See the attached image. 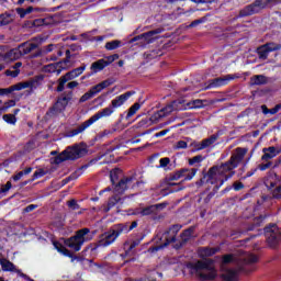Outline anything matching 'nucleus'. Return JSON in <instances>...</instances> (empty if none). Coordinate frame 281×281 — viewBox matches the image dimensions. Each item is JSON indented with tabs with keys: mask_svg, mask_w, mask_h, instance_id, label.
Masks as SVG:
<instances>
[{
	"mask_svg": "<svg viewBox=\"0 0 281 281\" xmlns=\"http://www.w3.org/2000/svg\"><path fill=\"white\" fill-rule=\"evenodd\" d=\"M248 151L249 149L245 147H237L233 150L229 160L222 165H215L211 167L209 169V177L212 179L213 183L221 181V186H223L225 181H229V179L236 175L234 169L238 168Z\"/></svg>",
	"mask_w": 281,
	"mask_h": 281,
	"instance_id": "obj_1",
	"label": "nucleus"
},
{
	"mask_svg": "<svg viewBox=\"0 0 281 281\" xmlns=\"http://www.w3.org/2000/svg\"><path fill=\"white\" fill-rule=\"evenodd\" d=\"M139 181H137V176L134 173L132 176H126L125 178L121 179L116 182L115 187L113 188L114 195L111 196L108 201V205H103V212H110L111 209L115 207L119 203L122 202V198H119V194H123L130 188H135L139 186Z\"/></svg>",
	"mask_w": 281,
	"mask_h": 281,
	"instance_id": "obj_2",
	"label": "nucleus"
},
{
	"mask_svg": "<svg viewBox=\"0 0 281 281\" xmlns=\"http://www.w3.org/2000/svg\"><path fill=\"white\" fill-rule=\"evenodd\" d=\"M191 273H194L201 280H214L216 278V269L212 259L199 260L187 265Z\"/></svg>",
	"mask_w": 281,
	"mask_h": 281,
	"instance_id": "obj_3",
	"label": "nucleus"
},
{
	"mask_svg": "<svg viewBox=\"0 0 281 281\" xmlns=\"http://www.w3.org/2000/svg\"><path fill=\"white\" fill-rule=\"evenodd\" d=\"M87 155V148L85 145L75 144L72 146L67 147L64 151H61L58 156L55 157L54 164H63V161H76V159H80Z\"/></svg>",
	"mask_w": 281,
	"mask_h": 281,
	"instance_id": "obj_4",
	"label": "nucleus"
},
{
	"mask_svg": "<svg viewBox=\"0 0 281 281\" xmlns=\"http://www.w3.org/2000/svg\"><path fill=\"white\" fill-rule=\"evenodd\" d=\"M114 112H115V109L113 108V105L109 108H104L103 110L92 115L89 120L83 122L81 125L77 126L75 130H71L68 133V137H76V135H80V133H85V131H87V128H89V126H91L92 124H95L98 120H102V117H109L113 115Z\"/></svg>",
	"mask_w": 281,
	"mask_h": 281,
	"instance_id": "obj_5",
	"label": "nucleus"
},
{
	"mask_svg": "<svg viewBox=\"0 0 281 281\" xmlns=\"http://www.w3.org/2000/svg\"><path fill=\"white\" fill-rule=\"evenodd\" d=\"M93 236L91 235V231L89 228H81L76 232L75 236L65 240V245L74 251H80L85 243H89Z\"/></svg>",
	"mask_w": 281,
	"mask_h": 281,
	"instance_id": "obj_6",
	"label": "nucleus"
},
{
	"mask_svg": "<svg viewBox=\"0 0 281 281\" xmlns=\"http://www.w3.org/2000/svg\"><path fill=\"white\" fill-rule=\"evenodd\" d=\"M179 229H181V226L173 225L168 231H166L159 238V241L156 246L148 248V254H155L159 251V249H164V247H168L171 243H175L177 240V234H179Z\"/></svg>",
	"mask_w": 281,
	"mask_h": 281,
	"instance_id": "obj_7",
	"label": "nucleus"
},
{
	"mask_svg": "<svg viewBox=\"0 0 281 281\" xmlns=\"http://www.w3.org/2000/svg\"><path fill=\"white\" fill-rule=\"evenodd\" d=\"M124 232H126L125 224L114 225L112 228L101 235L98 243L99 247H109V245H113V241L117 240L119 236L124 234Z\"/></svg>",
	"mask_w": 281,
	"mask_h": 281,
	"instance_id": "obj_8",
	"label": "nucleus"
},
{
	"mask_svg": "<svg viewBox=\"0 0 281 281\" xmlns=\"http://www.w3.org/2000/svg\"><path fill=\"white\" fill-rule=\"evenodd\" d=\"M180 104H181V101H173L167 106L162 108L160 111L154 113L150 117H146L145 120H143V122H145L146 124H148V122L149 124H157V122H159L161 117H166V115H170L172 111L181 110Z\"/></svg>",
	"mask_w": 281,
	"mask_h": 281,
	"instance_id": "obj_9",
	"label": "nucleus"
},
{
	"mask_svg": "<svg viewBox=\"0 0 281 281\" xmlns=\"http://www.w3.org/2000/svg\"><path fill=\"white\" fill-rule=\"evenodd\" d=\"M238 260L236 257L232 255H225L222 258V278L224 281H235L238 278V270L226 268L231 262H236Z\"/></svg>",
	"mask_w": 281,
	"mask_h": 281,
	"instance_id": "obj_10",
	"label": "nucleus"
},
{
	"mask_svg": "<svg viewBox=\"0 0 281 281\" xmlns=\"http://www.w3.org/2000/svg\"><path fill=\"white\" fill-rule=\"evenodd\" d=\"M85 69H87V65L82 64L80 67L75 68L67 72L66 75L61 76L58 80V87L57 91L61 92L65 91V85L69 82V80H74L75 78H78V76H82L85 72Z\"/></svg>",
	"mask_w": 281,
	"mask_h": 281,
	"instance_id": "obj_11",
	"label": "nucleus"
},
{
	"mask_svg": "<svg viewBox=\"0 0 281 281\" xmlns=\"http://www.w3.org/2000/svg\"><path fill=\"white\" fill-rule=\"evenodd\" d=\"M69 100H71L70 95H61L56 103L47 111L46 115L48 117H58L65 109H67V104H69Z\"/></svg>",
	"mask_w": 281,
	"mask_h": 281,
	"instance_id": "obj_12",
	"label": "nucleus"
},
{
	"mask_svg": "<svg viewBox=\"0 0 281 281\" xmlns=\"http://www.w3.org/2000/svg\"><path fill=\"white\" fill-rule=\"evenodd\" d=\"M267 243L271 249H276L281 240V233L277 225L266 228Z\"/></svg>",
	"mask_w": 281,
	"mask_h": 281,
	"instance_id": "obj_13",
	"label": "nucleus"
},
{
	"mask_svg": "<svg viewBox=\"0 0 281 281\" xmlns=\"http://www.w3.org/2000/svg\"><path fill=\"white\" fill-rule=\"evenodd\" d=\"M278 49H281V45L270 42L259 46L257 48V54L260 60H267V58H269V54H271V52H278Z\"/></svg>",
	"mask_w": 281,
	"mask_h": 281,
	"instance_id": "obj_14",
	"label": "nucleus"
},
{
	"mask_svg": "<svg viewBox=\"0 0 281 281\" xmlns=\"http://www.w3.org/2000/svg\"><path fill=\"white\" fill-rule=\"evenodd\" d=\"M265 8L262 0H256L252 4H249L239 11V16H251Z\"/></svg>",
	"mask_w": 281,
	"mask_h": 281,
	"instance_id": "obj_15",
	"label": "nucleus"
},
{
	"mask_svg": "<svg viewBox=\"0 0 281 281\" xmlns=\"http://www.w3.org/2000/svg\"><path fill=\"white\" fill-rule=\"evenodd\" d=\"M234 78H236V76L225 75L220 78L209 80V85L205 89H214L216 87H225V85H228V82L234 80Z\"/></svg>",
	"mask_w": 281,
	"mask_h": 281,
	"instance_id": "obj_16",
	"label": "nucleus"
},
{
	"mask_svg": "<svg viewBox=\"0 0 281 281\" xmlns=\"http://www.w3.org/2000/svg\"><path fill=\"white\" fill-rule=\"evenodd\" d=\"M157 34H161L160 29H156L154 31H149L146 33H143L132 40V43H135V41H144V43H153L155 38H157Z\"/></svg>",
	"mask_w": 281,
	"mask_h": 281,
	"instance_id": "obj_17",
	"label": "nucleus"
},
{
	"mask_svg": "<svg viewBox=\"0 0 281 281\" xmlns=\"http://www.w3.org/2000/svg\"><path fill=\"white\" fill-rule=\"evenodd\" d=\"M164 206L161 204L150 205L144 209H136L134 211L135 216H150L151 214H157L159 210H161Z\"/></svg>",
	"mask_w": 281,
	"mask_h": 281,
	"instance_id": "obj_18",
	"label": "nucleus"
},
{
	"mask_svg": "<svg viewBox=\"0 0 281 281\" xmlns=\"http://www.w3.org/2000/svg\"><path fill=\"white\" fill-rule=\"evenodd\" d=\"M216 139H218V135L214 134L211 137L203 139L201 143H191V146L194 150H205V148H210Z\"/></svg>",
	"mask_w": 281,
	"mask_h": 281,
	"instance_id": "obj_19",
	"label": "nucleus"
},
{
	"mask_svg": "<svg viewBox=\"0 0 281 281\" xmlns=\"http://www.w3.org/2000/svg\"><path fill=\"white\" fill-rule=\"evenodd\" d=\"M131 95H135V91H127V92L116 97L115 99H113L111 101V106L114 109H120V106H122L124 104V102H126V100H128V98H131Z\"/></svg>",
	"mask_w": 281,
	"mask_h": 281,
	"instance_id": "obj_20",
	"label": "nucleus"
},
{
	"mask_svg": "<svg viewBox=\"0 0 281 281\" xmlns=\"http://www.w3.org/2000/svg\"><path fill=\"white\" fill-rule=\"evenodd\" d=\"M262 161H270V159H273L274 157H278L280 155L281 150L276 148L274 146L266 147L262 149Z\"/></svg>",
	"mask_w": 281,
	"mask_h": 281,
	"instance_id": "obj_21",
	"label": "nucleus"
},
{
	"mask_svg": "<svg viewBox=\"0 0 281 281\" xmlns=\"http://www.w3.org/2000/svg\"><path fill=\"white\" fill-rule=\"evenodd\" d=\"M20 52L22 56H27V54H32L34 49H38V44L36 43H30V42H24L19 45Z\"/></svg>",
	"mask_w": 281,
	"mask_h": 281,
	"instance_id": "obj_22",
	"label": "nucleus"
},
{
	"mask_svg": "<svg viewBox=\"0 0 281 281\" xmlns=\"http://www.w3.org/2000/svg\"><path fill=\"white\" fill-rule=\"evenodd\" d=\"M34 87H36V80L24 81V82H20L11 86L12 91H21L23 89H34Z\"/></svg>",
	"mask_w": 281,
	"mask_h": 281,
	"instance_id": "obj_23",
	"label": "nucleus"
},
{
	"mask_svg": "<svg viewBox=\"0 0 281 281\" xmlns=\"http://www.w3.org/2000/svg\"><path fill=\"white\" fill-rule=\"evenodd\" d=\"M269 82V78L265 75H255L250 78V86L251 87H260L262 85H267Z\"/></svg>",
	"mask_w": 281,
	"mask_h": 281,
	"instance_id": "obj_24",
	"label": "nucleus"
},
{
	"mask_svg": "<svg viewBox=\"0 0 281 281\" xmlns=\"http://www.w3.org/2000/svg\"><path fill=\"white\" fill-rule=\"evenodd\" d=\"M22 53H21V48L18 46V48H13L11 50H9L5 56L4 59L10 61V60H19V58H21Z\"/></svg>",
	"mask_w": 281,
	"mask_h": 281,
	"instance_id": "obj_25",
	"label": "nucleus"
},
{
	"mask_svg": "<svg viewBox=\"0 0 281 281\" xmlns=\"http://www.w3.org/2000/svg\"><path fill=\"white\" fill-rule=\"evenodd\" d=\"M106 59H99L91 64L90 69L92 74H98V71H102L106 67Z\"/></svg>",
	"mask_w": 281,
	"mask_h": 281,
	"instance_id": "obj_26",
	"label": "nucleus"
},
{
	"mask_svg": "<svg viewBox=\"0 0 281 281\" xmlns=\"http://www.w3.org/2000/svg\"><path fill=\"white\" fill-rule=\"evenodd\" d=\"M125 177L122 178V171L121 169H113L111 172H110V179H111V183L112 186H117V181H122V179H124Z\"/></svg>",
	"mask_w": 281,
	"mask_h": 281,
	"instance_id": "obj_27",
	"label": "nucleus"
},
{
	"mask_svg": "<svg viewBox=\"0 0 281 281\" xmlns=\"http://www.w3.org/2000/svg\"><path fill=\"white\" fill-rule=\"evenodd\" d=\"M0 265H1L2 271H16V273L21 271V270H16V267L14 266V263H12L8 259H0Z\"/></svg>",
	"mask_w": 281,
	"mask_h": 281,
	"instance_id": "obj_28",
	"label": "nucleus"
},
{
	"mask_svg": "<svg viewBox=\"0 0 281 281\" xmlns=\"http://www.w3.org/2000/svg\"><path fill=\"white\" fill-rule=\"evenodd\" d=\"M221 182V180H216L215 182L210 178V171L204 173V176L196 182V186L201 188V186H205V183H211V186H214L216 183Z\"/></svg>",
	"mask_w": 281,
	"mask_h": 281,
	"instance_id": "obj_29",
	"label": "nucleus"
},
{
	"mask_svg": "<svg viewBox=\"0 0 281 281\" xmlns=\"http://www.w3.org/2000/svg\"><path fill=\"white\" fill-rule=\"evenodd\" d=\"M52 52H54V44H49V45L44 46L43 48L38 49L36 52V54L32 55V58H38V56H45Z\"/></svg>",
	"mask_w": 281,
	"mask_h": 281,
	"instance_id": "obj_30",
	"label": "nucleus"
},
{
	"mask_svg": "<svg viewBox=\"0 0 281 281\" xmlns=\"http://www.w3.org/2000/svg\"><path fill=\"white\" fill-rule=\"evenodd\" d=\"M239 260H243L245 265H254L258 262V257L254 254L246 252L243 257L239 258Z\"/></svg>",
	"mask_w": 281,
	"mask_h": 281,
	"instance_id": "obj_31",
	"label": "nucleus"
},
{
	"mask_svg": "<svg viewBox=\"0 0 281 281\" xmlns=\"http://www.w3.org/2000/svg\"><path fill=\"white\" fill-rule=\"evenodd\" d=\"M218 251V248H201L199 250V255L201 258H210L211 256H214Z\"/></svg>",
	"mask_w": 281,
	"mask_h": 281,
	"instance_id": "obj_32",
	"label": "nucleus"
},
{
	"mask_svg": "<svg viewBox=\"0 0 281 281\" xmlns=\"http://www.w3.org/2000/svg\"><path fill=\"white\" fill-rule=\"evenodd\" d=\"M111 85H113V81L111 79H106L98 85H95L93 88V90L97 93H100V91H102L103 89H106V87H111Z\"/></svg>",
	"mask_w": 281,
	"mask_h": 281,
	"instance_id": "obj_33",
	"label": "nucleus"
},
{
	"mask_svg": "<svg viewBox=\"0 0 281 281\" xmlns=\"http://www.w3.org/2000/svg\"><path fill=\"white\" fill-rule=\"evenodd\" d=\"M194 233V228H189L187 231H184L181 234V243H180V247H182V245H186L188 240H190V238H192V234Z\"/></svg>",
	"mask_w": 281,
	"mask_h": 281,
	"instance_id": "obj_34",
	"label": "nucleus"
},
{
	"mask_svg": "<svg viewBox=\"0 0 281 281\" xmlns=\"http://www.w3.org/2000/svg\"><path fill=\"white\" fill-rule=\"evenodd\" d=\"M94 95H98V92H95V90L93 89V87L86 92L80 99L79 102H87V100H91V98H94Z\"/></svg>",
	"mask_w": 281,
	"mask_h": 281,
	"instance_id": "obj_35",
	"label": "nucleus"
},
{
	"mask_svg": "<svg viewBox=\"0 0 281 281\" xmlns=\"http://www.w3.org/2000/svg\"><path fill=\"white\" fill-rule=\"evenodd\" d=\"M121 45L122 42L120 40H114L105 44V49H108L109 52H113V49H117Z\"/></svg>",
	"mask_w": 281,
	"mask_h": 281,
	"instance_id": "obj_36",
	"label": "nucleus"
},
{
	"mask_svg": "<svg viewBox=\"0 0 281 281\" xmlns=\"http://www.w3.org/2000/svg\"><path fill=\"white\" fill-rule=\"evenodd\" d=\"M58 67V64H49L48 66H46L45 71H48V74H57V76H59L60 68Z\"/></svg>",
	"mask_w": 281,
	"mask_h": 281,
	"instance_id": "obj_37",
	"label": "nucleus"
},
{
	"mask_svg": "<svg viewBox=\"0 0 281 281\" xmlns=\"http://www.w3.org/2000/svg\"><path fill=\"white\" fill-rule=\"evenodd\" d=\"M9 23H12V16L10 14H1L0 15V27L3 25H9Z\"/></svg>",
	"mask_w": 281,
	"mask_h": 281,
	"instance_id": "obj_38",
	"label": "nucleus"
},
{
	"mask_svg": "<svg viewBox=\"0 0 281 281\" xmlns=\"http://www.w3.org/2000/svg\"><path fill=\"white\" fill-rule=\"evenodd\" d=\"M140 108L142 105L139 103H134L127 112L126 120H128L130 117H133V115H135V113H137L138 109Z\"/></svg>",
	"mask_w": 281,
	"mask_h": 281,
	"instance_id": "obj_39",
	"label": "nucleus"
},
{
	"mask_svg": "<svg viewBox=\"0 0 281 281\" xmlns=\"http://www.w3.org/2000/svg\"><path fill=\"white\" fill-rule=\"evenodd\" d=\"M196 175V169H188V172H184L182 177L184 181H191V179Z\"/></svg>",
	"mask_w": 281,
	"mask_h": 281,
	"instance_id": "obj_40",
	"label": "nucleus"
},
{
	"mask_svg": "<svg viewBox=\"0 0 281 281\" xmlns=\"http://www.w3.org/2000/svg\"><path fill=\"white\" fill-rule=\"evenodd\" d=\"M2 119L7 124H16V116L14 114H4Z\"/></svg>",
	"mask_w": 281,
	"mask_h": 281,
	"instance_id": "obj_41",
	"label": "nucleus"
},
{
	"mask_svg": "<svg viewBox=\"0 0 281 281\" xmlns=\"http://www.w3.org/2000/svg\"><path fill=\"white\" fill-rule=\"evenodd\" d=\"M223 184H220L218 186H215L213 192L209 193L206 195V198L204 199L205 203H210V201H212V199L214 198V194H216V192H218L220 188L222 187Z\"/></svg>",
	"mask_w": 281,
	"mask_h": 281,
	"instance_id": "obj_42",
	"label": "nucleus"
},
{
	"mask_svg": "<svg viewBox=\"0 0 281 281\" xmlns=\"http://www.w3.org/2000/svg\"><path fill=\"white\" fill-rule=\"evenodd\" d=\"M201 161H203V156L198 155V156L189 159V165L194 166V164H201Z\"/></svg>",
	"mask_w": 281,
	"mask_h": 281,
	"instance_id": "obj_43",
	"label": "nucleus"
},
{
	"mask_svg": "<svg viewBox=\"0 0 281 281\" xmlns=\"http://www.w3.org/2000/svg\"><path fill=\"white\" fill-rule=\"evenodd\" d=\"M45 175H47V171H45L44 169H37L33 173V179H41V177H45Z\"/></svg>",
	"mask_w": 281,
	"mask_h": 281,
	"instance_id": "obj_44",
	"label": "nucleus"
},
{
	"mask_svg": "<svg viewBox=\"0 0 281 281\" xmlns=\"http://www.w3.org/2000/svg\"><path fill=\"white\" fill-rule=\"evenodd\" d=\"M34 9L29 7L27 9H18V13L20 14L21 19L25 16V14H30Z\"/></svg>",
	"mask_w": 281,
	"mask_h": 281,
	"instance_id": "obj_45",
	"label": "nucleus"
},
{
	"mask_svg": "<svg viewBox=\"0 0 281 281\" xmlns=\"http://www.w3.org/2000/svg\"><path fill=\"white\" fill-rule=\"evenodd\" d=\"M68 207H70V210H80V205L78 204V202L76 200H70L67 202Z\"/></svg>",
	"mask_w": 281,
	"mask_h": 281,
	"instance_id": "obj_46",
	"label": "nucleus"
},
{
	"mask_svg": "<svg viewBox=\"0 0 281 281\" xmlns=\"http://www.w3.org/2000/svg\"><path fill=\"white\" fill-rule=\"evenodd\" d=\"M186 172H188V169H181L180 171L176 172L172 176L173 181L181 179V177H183V175H186Z\"/></svg>",
	"mask_w": 281,
	"mask_h": 281,
	"instance_id": "obj_47",
	"label": "nucleus"
},
{
	"mask_svg": "<svg viewBox=\"0 0 281 281\" xmlns=\"http://www.w3.org/2000/svg\"><path fill=\"white\" fill-rule=\"evenodd\" d=\"M273 199H281V184L272 190Z\"/></svg>",
	"mask_w": 281,
	"mask_h": 281,
	"instance_id": "obj_48",
	"label": "nucleus"
},
{
	"mask_svg": "<svg viewBox=\"0 0 281 281\" xmlns=\"http://www.w3.org/2000/svg\"><path fill=\"white\" fill-rule=\"evenodd\" d=\"M176 150L179 149H183V148H188V143L186 140H179L176 145H175Z\"/></svg>",
	"mask_w": 281,
	"mask_h": 281,
	"instance_id": "obj_49",
	"label": "nucleus"
},
{
	"mask_svg": "<svg viewBox=\"0 0 281 281\" xmlns=\"http://www.w3.org/2000/svg\"><path fill=\"white\" fill-rule=\"evenodd\" d=\"M244 188H245V184H244L243 182H240V181H235V182L233 183V189H234L236 192L243 190Z\"/></svg>",
	"mask_w": 281,
	"mask_h": 281,
	"instance_id": "obj_50",
	"label": "nucleus"
},
{
	"mask_svg": "<svg viewBox=\"0 0 281 281\" xmlns=\"http://www.w3.org/2000/svg\"><path fill=\"white\" fill-rule=\"evenodd\" d=\"M203 106V100L196 99L192 102L191 109H201Z\"/></svg>",
	"mask_w": 281,
	"mask_h": 281,
	"instance_id": "obj_51",
	"label": "nucleus"
},
{
	"mask_svg": "<svg viewBox=\"0 0 281 281\" xmlns=\"http://www.w3.org/2000/svg\"><path fill=\"white\" fill-rule=\"evenodd\" d=\"M7 76H11L12 78H16V76H19V74H21V70L19 69H14V70H7L5 71Z\"/></svg>",
	"mask_w": 281,
	"mask_h": 281,
	"instance_id": "obj_52",
	"label": "nucleus"
},
{
	"mask_svg": "<svg viewBox=\"0 0 281 281\" xmlns=\"http://www.w3.org/2000/svg\"><path fill=\"white\" fill-rule=\"evenodd\" d=\"M12 86L10 88H0V95H8L12 93Z\"/></svg>",
	"mask_w": 281,
	"mask_h": 281,
	"instance_id": "obj_53",
	"label": "nucleus"
},
{
	"mask_svg": "<svg viewBox=\"0 0 281 281\" xmlns=\"http://www.w3.org/2000/svg\"><path fill=\"white\" fill-rule=\"evenodd\" d=\"M124 225H126V231H123V234L124 233L126 234V233L135 229V227H137V222H132V224L130 226H128V224H124Z\"/></svg>",
	"mask_w": 281,
	"mask_h": 281,
	"instance_id": "obj_54",
	"label": "nucleus"
},
{
	"mask_svg": "<svg viewBox=\"0 0 281 281\" xmlns=\"http://www.w3.org/2000/svg\"><path fill=\"white\" fill-rule=\"evenodd\" d=\"M160 164V168H166V166H168V164H170V158L166 157V158H161L159 160Z\"/></svg>",
	"mask_w": 281,
	"mask_h": 281,
	"instance_id": "obj_55",
	"label": "nucleus"
},
{
	"mask_svg": "<svg viewBox=\"0 0 281 281\" xmlns=\"http://www.w3.org/2000/svg\"><path fill=\"white\" fill-rule=\"evenodd\" d=\"M12 188V182L8 181L2 188L0 189V192H9Z\"/></svg>",
	"mask_w": 281,
	"mask_h": 281,
	"instance_id": "obj_56",
	"label": "nucleus"
},
{
	"mask_svg": "<svg viewBox=\"0 0 281 281\" xmlns=\"http://www.w3.org/2000/svg\"><path fill=\"white\" fill-rule=\"evenodd\" d=\"M259 170L265 171L268 170V168H271V161H268L266 164H261L258 166Z\"/></svg>",
	"mask_w": 281,
	"mask_h": 281,
	"instance_id": "obj_57",
	"label": "nucleus"
},
{
	"mask_svg": "<svg viewBox=\"0 0 281 281\" xmlns=\"http://www.w3.org/2000/svg\"><path fill=\"white\" fill-rule=\"evenodd\" d=\"M281 110V103L277 104L274 108L270 109L269 113L270 115H276Z\"/></svg>",
	"mask_w": 281,
	"mask_h": 281,
	"instance_id": "obj_58",
	"label": "nucleus"
},
{
	"mask_svg": "<svg viewBox=\"0 0 281 281\" xmlns=\"http://www.w3.org/2000/svg\"><path fill=\"white\" fill-rule=\"evenodd\" d=\"M78 81H70L67 83V89H76V87H78Z\"/></svg>",
	"mask_w": 281,
	"mask_h": 281,
	"instance_id": "obj_59",
	"label": "nucleus"
},
{
	"mask_svg": "<svg viewBox=\"0 0 281 281\" xmlns=\"http://www.w3.org/2000/svg\"><path fill=\"white\" fill-rule=\"evenodd\" d=\"M36 207H38L36 204H30L29 206H26L24 209V212H34V210H36Z\"/></svg>",
	"mask_w": 281,
	"mask_h": 281,
	"instance_id": "obj_60",
	"label": "nucleus"
},
{
	"mask_svg": "<svg viewBox=\"0 0 281 281\" xmlns=\"http://www.w3.org/2000/svg\"><path fill=\"white\" fill-rule=\"evenodd\" d=\"M103 60H105L106 67H109L111 63H115V58H113L112 56H108L106 58H103Z\"/></svg>",
	"mask_w": 281,
	"mask_h": 281,
	"instance_id": "obj_61",
	"label": "nucleus"
},
{
	"mask_svg": "<svg viewBox=\"0 0 281 281\" xmlns=\"http://www.w3.org/2000/svg\"><path fill=\"white\" fill-rule=\"evenodd\" d=\"M139 246V240H134L128 248V251H133V249H135V247Z\"/></svg>",
	"mask_w": 281,
	"mask_h": 281,
	"instance_id": "obj_62",
	"label": "nucleus"
},
{
	"mask_svg": "<svg viewBox=\"0 0 281 281\" xmlns=\"http://www.w3.org/2000/svg\"><path fill=\"white\" fill-rule=\"evenodd\" d=\"M4 104H7V106L9 109H12V106L16 105V101L15 100H10V101L5 102Z\"/></svg>",
	"mask_w": 281,
	"mask_h": 281,
	"instance_id": "obj_63",
	"label": "nucleus"
},
{
	"mask_svg": "<svg viewBox=\"0 0 281 281\" xmlns=\"http://www.w3.org/2000/svg\"><path fill=\"white\" fill-rule=\"evenodd\" d=\"M23 177V172H18L15 176H13V181H20Z\"/></svg>",
	"mask_w": 281,
	"mask_h": 281,
	"instance_id": "obj_64",
	"label": "nucleus"
}]
</instances>
